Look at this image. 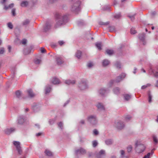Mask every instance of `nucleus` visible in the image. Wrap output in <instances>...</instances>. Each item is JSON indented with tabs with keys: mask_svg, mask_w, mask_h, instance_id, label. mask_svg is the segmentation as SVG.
Returning <instances> with one entry per match:
<instances>
[{
	"mask_svg": "<svg viewBox=\"0 0 158 158\" xmlns=\"http://www.w3.org/2000/svg\"><path fill=\"white\" fill-rule=\"evenodd\" d=\"M53 14L55 18L57 20L54 27L55 29L64 24L67 22L68 17L67 15L57 11L55 12Z\"/></svg>",
	"mask_w": 158,
	"mask_h": 158,
	"instance_id": "1",
	"label": "nucleus"
},
{
	"mask_svg": "<svg viewBox=\"0 0 158 158\" xmlns=\"http://www.w3.org/2000/svg\"><path fill=\"white\" fill-rule=\"evenodd\" d=\"M146 147L143 144L141 143L140 142L137 141L135 143V150L136 152L139 153L143 152L145 149Z\"/></svg>",
	"mask_w": 158,
	"mask_h": 158,
	"instance_id": "2",
	"label": "nucleus"
},
{
	"mask_svg": "<svg viewBox=\"0 0 158 158\" xmlns=\"http://www.w3.org/2000/svg\"><path fill=\"white\" fill-rule=\"evenodd\" d=\"M81 2L77 1L75 2L72 6L71 10L76 14H77L80 10L79 6L80 5Z\"/></svg>",
	"mask_w": 158,
	"mask_h": 158,
	"instance_id": "3",
	"label": "nucleus"
},
{
	"mask_svg": "<svg viewBox=\"0 0 158 158\" xmlns=\"http://www.w3.org/2000/svg\"><path fill=\"white\" fill-rule=\"evenodd\" d=\"M53 23V21L47 20L43 27V31L44 32H47L50 30Z\"/></svg>",
	"mask_w": 158,
	"mask_h": 158,
	"instance_id": "4",
	"label": "nucleus"
},
{
	"mask_svg": "<svg viewBox=\"0 0 158 158\" xmlns=\"http://www.w3.org/2000/svg\"><path fill=\"white\" fill-rule=\"evenodd\" d=\"M114 126L118 130H120L124 128L125 125L122 121L117 120L115 123Z\"/></svg>",
	"mask_w": 158,
	"mask_h": 158,
	"instance_id": "5",
	"label": "nucleus"
},
{
	"mask_svg": "<svg viewBox=\"0 0 158 158\" xmlns=\"http://www.w3.org/2000/svg\"><path fill=\"white\" fill-rule=\"evenodd\" d=\"M87 120L93 125H96L97 123L96 117L95 115H91L89 116L88 117Z\"/></svg>",
	"mask_w": 158,
	"mask_h": 158,
	"instance_id": "6",
	"label": "nucleus"
},
{
	"mask_svg": "<svg viewBox=\"0 0 158 158\" xmlns=\"http://www.w3.org/2000/svg\"><path fill=\"white\" fill-rule=\"evenodd\" d=\"M78 87L81 90H83L87 88V85L85 81H81L79 84Z\"/></svg>",
	"mask_w": 158,
	"mask_h": 158,
	"instance_id": "7",
	"label": "nucleus"
},
{
	"mask_svg": "<svg viewBox=\"0 0 158 158\" xmlns=\"http://www.w3.org/2000/svg\"><path fill=\"white\" fill-rule=\"evenodd\" d=\"M13 143L16 147L18 153L19 154H21L22 153V150L20 146V142L19 141H14L13 142Z\"/></svg>",
	"mask_w": 158,
	"mask_h": 158,
	"instance_id": "8",
	"label": "nucleus"
},
{
	"mask_svg": "<svg viewBox=\"0 0 158 158\" xmlns=\"http://www.w3.org/2000/svg\"><path fill=\"white\" fill-rule=\"evenodd\" d=\"M33 51L32 46L27 47L25 48L23 50V54L25 55L29 54Z\"/></svg>",
	"mask_w": 158,
	"mask_h": 158,
	"instance_id": "9",
	"label": "nucleus"
},
{
	"mask_svg": "<svg viewBox=\"0 0 158 158\" xmlns=\"http://www.w3.org/2000/svg\"><path fill=\"white\" fill-rule=\"evenodd\" d=\"M25 121V117L23 115H19L18 117L17 122L18 124H22Z\"/></svg>",
	"mask_w": 158,
	"mask_h": 158,
	"instance_id": "10",
	"label": "nucleus"
},
{
	"mask_svg": "<svg viewBox=\"0 0 158 158\" xmlns=\"http://www.w3.org/2000/svg\"><path fill=\"white\" fill-rule=\"evenodd\" d=\"M86 152V150L82 148H80L79 149L75 151V153L76 155L79 154L84 155L85 154Z\"/></svg>",
	"mask_w": 158,
	"mask_h": 158,
	"instance_id": "11",
	"label": "nucleus"
},
{
	"mask_svg": "<svg viewBox=\"0 0 158 158\" xmlns=\"http://www.w3.org/2000/svg\"><path fill=\"white\" fill-rule=\"evenodd\" d=\"M105 156V152L104 150H101L96 154L97 158H103Z\"/></svg>",
	"mask_w": 158,
	"mask_h": 158,
	"instance_id": "12",
	"label": "nucleus"
},
{
	"mask_svg": "<svg viewBox=\"0 0 158 158\" xmlns=\"http://www.w3.org/2000/svg\"><path fill=\"white\" fill-rule=\"evenodd\" d=\"M32 109L33 111L35 112L38 111L40 109L39 103H34L32 106Z\"/></svg>",
	"mask_w": 158,
	"mask_h": 158,
	"instance_id": "13",
	"label": "nucleus"
},
{
	"mask_svg": "<svg viewBox=\"0 0 158 158\" xmlns=\"http://www.w3.org/2000/svg\"><path fill=\"white\" fill-rule=\"evenodd\" d=\"M6 1V0H2V1L0 2V3L3 4L4 5V9L5 10H7L9 8H12L14 6V4L13 3H11L8 6H6L5 4V3Z\"/></svg>",
	"mask_w": 158,
	"mask_h": 158,
	"instance_id": "14",
	"label": "nucleus"
},
{
	"mask_svg": "<svg viewBox=\"0 0 158 158\" xmlns=\"http://www.w3.org/2000/svg\"><path fill=\"white\" fill-rule=\"evenodd\" d=\"M145 35L144 33H141L139 35V38L140 40L143 42V44L145 45L146 44L145 41Z\"/></svg>",
	"mask_w": 158,
	"mask_h": 158,
	"instance_id": "15",
	"label": "nucleus"
},
{
	"mask_svg": "<svg viewBox=\"0 0 158 158\" xmlns=\"http://www.w3.org/2000/svg\"><path fill=\"white\" fill-rule=\"evenodd\" d=\"M126 76V74L124 73H122L120 75L117 77L116 80L115 82H119L121 81Z\"/></svg>",
	"mask_w": 158,
	"mask_h": 158,
	"instance_id": "16",
	"label": "nucleus"
},
{
	"mask_svg": "<svg viewBox=\"0 0 158 158\" xmlns=\"http://www.w3.org/2000/svg\"><path fill=\"white\" fill-rule=\"evenodd\" d=\"M107 91V89L104 88H101L98 90L99 95L101 97H104Z\"/></svg>",
	"mask_w": 158,
	"mask_h": 158,
	"instance_id": "17",
	"label": "nucleus"
},
{
	"mask_svg": "<svg viewBox=\"0 0 158 158\" xmlns=\"http://www.w3.org/2000/svg\"><path fill=\"white\" fill-rule=\"evenodd\" d=\"M15 130V129L14 128H7L5 130L4 132L6 134L9 135L14 132Z\"/></svg>",
	"mask_w": 158,
	"mask_h": 158,
	"instance_id": "18",
	"label": "nucleus"
},
{
	"mask_svg": "<svg viewBox=\"0 0 158 158\" xmlns=\"http://www.w3.org/2000/svg\"><path fill=\"white\" fill-rule=\"evenodd\" d=\"M27 93L28 97L30 98L34 97L35 95L33 93L32 90L31 89H29L27 90Z\"/></svg>",
	"mask_w": 158,
	"mask_h": 158,
	"instance_id": "19",
	"label": "nucleus"
},
{
	"mask_svg": "<svg viewBox=\"0 0 158 158\" xmlns=\"http://www.w3.org/2000/svg\"><path fill=\"white\" fill-rule=\"evenodd\" d=\"M51 82L52 84L55 85L59 84L60 81L58 78L55 77H54L52 78L51 80Z\"/></svg>",
	"mask_w": 158,
	"mask_h": 158,
	"instance_id": "20",
	"label": "nucleus"
},
{
	"mask_svg": "<svg viewBox=\"0 0 158 158\" xmlns=\"http://www.w3.org/2000/svg\"><path fill=\"white\" fill-rule=\"evenodd\" d=\"M56 63L58 65H60L63 64L64 61L61 58L57 57L56 58Z\"/></svg>",
	"mask_w": 158,
	"mask_h": 158,
	"instance_id": "21",
	"label": "nucleus"
},
{
	"mask_svg": "<svg viewBox=\"0 0 158 158\" xmlns=\"http://www.w3.org/2000/svg\"><path fill=\"white\" fill-rule=\"evenodd\" d=\"M52 90L51 86L50 85H48L46 86L45 88V93L47 94H48Z\"/></svg>",
	"mask_w": 158,
	"mask_h": 158,
	"instance_id": "22",
	"label": "nucleus"
},
{
	"mask_svg": "<svg viewBox=\"0 0 158 158\" xmlns=\"http://www.w3.org/2000/svg\"><path fill=\"white\" fill-rule=\"evenodd\" d=\"M97 107L100 110H105V107L101 103H98L97 105Z\"/></svg>",
	"mask_w": 158,
	"mask_h": 158,
	"instance_id": "23",
	"label": "nucleus"
},
{
	"mask_svg": "<svg viewBox=\"0 0 158 158\" xmlns=\"http://www.w3.org/2000/svg\"><path fill=\"white\" fill-rule=\"evenodd\" d=\"M28 2L26 1H23L20 3V6L22 7H27L28 5Z\"/></svg>",
	"mask_w": 158,
	"mask_h": 158,
	"instance_id": "24",
	"label": "nucleus"
},
{
	"mask_svg": "<svg viewBox=\"0 0 158 158\" xmlns=\"http://www.w3.org/2000/svg\"><path fill=\"white\" fill-rule=\"evenodd\" d=\"M110 63V62L109 60L106 59H105L103 60L102 62V65L104 67H106L109 65Z\"/></svg>",
	"mask_w": 158,
	"mask_h": 158,
	"instance_id": "25",
	"label": "nucleus"
},
{
	"mask_svg": "<svg viewBox=\"0 0 158 158\" xmlns=\"http://www.w3.org/2000/svg\"><path fill=\"white\" fill-rule=\"evenodd\" d=\"M106 53L108 55L111 56L114 53V51L113 50L107 49L106 50Z\"/></svg>",
	"mask_w": 158,
	"mask_h": 158,
	"instance_id": "26",
	"label": "nucleus"
},
{
	"mask_svg": "<svg viewBox=\"0 0 158 158\" xmlns=\"http://www.w3.org/2000/svg\"><path fill=\"white\" fill-rule=\"evenodd\" d=\"M65 83L68 85H73L75 83V81L74 80H67L65 81Z\"/></svg>",
	"mask_w": 158,
	"mask_h": 158,
	"instance_id": "27",
	"label": "nucleus"
},
{
	"mask_svg": "<svg viewBox=\"0 0 158 158\" xmlns=\"http://www.w3.org/2000/svg\"><path fill=\"white\" fill-rule=\"evenodd\" d=\"M120 89L118 87H116L114 88L113 89V91L114 93V94H120Z\"/></svg>",
	"mask_w": 158,
	"mask_h": 158,
	"instance_id": "28",
	"label": "nucleus"
},
{
	"mask_svg": "<svg viewBox=\"0 0 158 158\" xmlns=\"http://www.w3.org/2000/svg\"><path fill=\"white\" fill-rule=\"evenodd\" d=\"M82 52L78 50L76 52L75 56H76L78 59H80L81 56Z\"/></svg>",
	"mask_w": 158,
	"mask_h": 158,
	"instance_id": "29",
	"label": "nucleus"
},
{
	"mask_svg": "<svg viewBox=\"0 0 158 158\" xmlns=\"http://www.w3.org/2000/svg\"><path fill=\"white\" fill-rule=\"evenodd\" d=\"M45 153L46 155L48 156H52V152L49 150L46 149L45 151Z\"/></svg>",
	"mask_w": 158,
	"mask_h": 158,
	"instance_id": "30",
	"label": "nucleus"
},
{
	"mask_svg": "<svg viewBox=\"0 0 158 158\" xmlns=\"http://www.w3.org/2000/svg\"><path fill=\"white\" fill-rule=\"evenodd\" d=\"M148 101L149 103H151L152 102V95H151V92L150 91H148Z\"/></svg>",
	"mask_w": 158,
	"mask_h": 158,
	"instance_id": "31",
	"label": "nucleus"
},
{
	"mask_svg": "<svg viewBox=\"0 0 158 158\" xmlns=\"http://www.w3.org/2000/svg\"><path fill=\"white\" fill-rule=\"evenodd\" d=\"M105 143L106 144L109 145L112 144L113 141L111 139H108L105 140Z\"/></svg>",
	"mask_w": 158,
	"mask_h": 158,
	"instance_id": "32",
	"label": "nucleus"
},
{
	"mask_svg": "<svg viewBox=\"0 0 158 158\" xmlns=\"http://www.w3.org/2000/svg\"><path fill=\"white\" fill-rule=\"evenodd\" d=\"M95 45L98 50H101L102 49V45L101 42L97 43Z\"/></svg>",
	"mask_w": 158,
	"mask_h": 158,
	"instance_id": "33",
	"label": "nucleus"
},
{
	"mask_svg": "<svg viewBox=\"0 0 158 158\" xmlns=\"http://www.w3.org/2000/svg\"><path fill=\"white\" fill-rule=\"evenodd\" d=\"M124 97L126 100L128 101L131 98V95L128 94H125L124 95Z\"/></svg>",
	"mask_w": 158,
	"mask_h": 158,
	"instance_id": "34",
	"label": "nucleus"
},
{
	"mask_svg": "<svg viewBox=\"0 0 158 158\" xmlns=\"http://www.w3.org/2000/svg\"><path fill=\"white\" fill-rule=\"evenodd\" d=\"M115 67L118 69L121 68V64L118 61H116L115 64Z\"/></svg>",
	"mask_w": 158,
	"mask_h": 158,
	"instance_id": "35",
	"label": "nucleus"
},
{
	"mask_svg": "<svg viewBox=\"0 0 158 158\" xmlns=\"http://www.w3.org/2000/svg\"><path fill=\"white\" fill-rule=\"evenodd\" d=\"M78 25L79 26H83L84 25L85 23L83 21L80 20L77 22Z\"/></svg>",
	"mask_w": 158,
	"mask_h": 158,
	"instance_id": "36",
	"label": "nucleus"
},
{
	"mask_svg": "<svg viewBox=\"0 0 158 158\" xmlns=\"http://www.w3.org/2000/svg\"><path fill=\"white\" fill-rule=\"evenodd\" d=\"M136 15V14H134L133 15H128V17H129L131 21H133L135 19V16Z\"/></svg>",
	"mask_w": 158,
	"mask_h": 158,
	"instance_id": "37",
	"label": "nucleus"
},
{
	"mask_svg": "<svg viewBox=\"0 0 158 158\" xmlns=\"http://www.w3.org/2000/svg\"><path fill=\"white\" fill-rule=\"evenodd\" d=\"M15 94L17 98H19L21 94L20 91L19 90L16 91L15 92Z\"/></svg>",
	"mask_w": 158,
	"mask_h": 158,
	"instance_id": "38",
	"label": "nucleus"
},
{
	"mask_svg": "<svg viewBox=\"0 0 158 158\" xmlns=\"http://www.w3.org/2000/svg\"><path fill=\"white\" fill-rule=\"evenodd\" d=\"M153 141L155 142V144H157L158 143V140L156 137L155 135H153Z\"/></svg>",
	"mask_w": 158,
	"mask_h": 158,
	"instance_id": "39",
	"label": "nucleus"
},
{
	"mask_svg": "<svg viewBox=\"0 0 158 158\" xmlns=\"http://www.w3.org/2000/svg\"><path fill=\"white\" fill-rule=\"evenodd\" d=\"M110 23L109 22H107L106 23H104L102 22H99V24L100 25H107L109 24Z\"/></svg>",
	"mask_w": 158,
	"mask_h": 158,
	"instance_id": "40",
	"label": "nucleus"
},
{
	"mask_svg": "<svg viewBox=\"0 0 158 158\" xmlns=\"http://www.w3.org/2000/svg\"><path fill=\"white\" fill-rule=\"evenodd\" d=\"M93 146L94 147H96L98 144V143L97 140H94L92 142Z\"/></svg>",
	"mask_w": 158,
	"mask_h": 158,
	"instance_id": "41",
	"label": "nucleus"
},
{
	"mask_svg": "<svg viewBox=\"0 0 158 158\" xmlns=\"http://www.w3.org/2000/svg\"><path fill=\"white\" fill-rule=\"evenodd\" d=\"M115 30V28L114 26L109 27V30L110 32H113Z\"/></svg>",
	"mask_w": 158,
	"mask_h": 158,
	"instance_id": "42",
	"label": "nucleus"
},
{
	"mask_svg": "<svg viewBox=\"0 0 158 158\" xmlns=\"http://www.w3.org/2000/svg\"><path fill=\"white\" fill-rule=\"evenodd\" d=\"M8 27L10 29H12L13 28V26L11 22H9L7 24Z\"/></svg>",
	"mask_w": 158,
	"mask_h": 158,
	"instance_id": "43",
	"label": "nucleus"
},
{
	"mask_svg": "<svg viewBox=\"0 0 158 158\" xmlns=\"http://www.w3.org/2000/svg\"><path fill=\"white\" fill-rule=\"evenodd\" d=\"M30 21L28 19H26L23 22V24L24 25H26L29 23Z\"/></svg>",
	"mask_w": 158,
	"mask_h": 158,
	"instance_id": "44",
	"label": "nucleus"
},
{
	"mask_svg": "<svg viewBox=\"0 0 158 158\" xmlns=\"http://www.w3.org/2000/svg\"><path fill=\"white\" fill-rule=\"evenodd\" d=\"M93 66V63L92 62H89L87 63V66L88 68H90Z\"/></svg>",
	"mask_w": 158,
	"mask_h": 158,
	"instance_id": "45",
	"label": "nucleus"
},
{
	"mask_svg": "<svg viewBox=\"0 0 158 158\" xmlns=\"http://www.w3.org/2000/svg\"><path fill=\"white\" fill-rule=\"evenodd\" d=\"M132 147L130 145V146H128L127 148V150L128 152H131V150L132 149Z\"/></svg>",
	"mask_w": 158,
	"mask_h": 158,
	"instance_id": "46",
	"label": "nucleus"
},
{
	"mask_svg": "<svg viewBox=\"0 0 158 158\" xmlns=\"http://www.w3.org/2000/svg\"><path fill=\"white\" fill-rule=\"evenodd\" d=\"M150 85H151L149 84H148L146 85H143L141 87V89H145L147 87L150 86Z\"/></svg>",
	"mask_w": 158,
	"mask_h": 158,
	"instance_id": "47",
	"label": "nucleus"
},
{
	"mask_svg": "<svg viewBox=\"0 0 158 158\" xmlns=\"http://www.w3.org/2000/svg\"><path fill=\"white\" fill-rule=\"evenodd\" d=\"M93 134L96 135H98L99 134L98 131L96 129H95L93 130Z\"/></svg>",
	"mask_w": 158,
	"mask_h": 158,
	"instance_id": "48",
	"label": "nucleus"
},
{
	"mask_svg": "<svg viewBox=\"0 0 158 158\" xmlns=\"http://www.w3.org/2000/svg\"><path fill=\"white\" fill-rule=\"evenodd\" d=\"M131 33L132 34H134L136 33V31L135 30L134 28H132L131 29Z\"/></svg>",
	"mask_w": 158,
	"mask_h": 158,
	"instance_id": "49",
	"label": "nucleus"
},
{
	"mask_svg": "<svg viewBox=\"0 0 158 158\" xmlns=\"http://www.w3.org/2000/svg\"><path fill=\"white\" fill-rule=\"evenodd\" d=\"M115 81V80H110L109 82V86L110 87H111Z\"/></svg>",
	"mask_w": 158,
	"mask_h": 158,
	"instance_id": "50",
	"label": "nucleus"
},
{
	"mask_svg": "<svg viewBox=\"0 0 158 158\" xmlns=\"http://www.w3.org/2000/svg\"><path fill=\"white\" fill-rule=\"evenodd\" d=\"M40 51L42 53H44L46 52V50L43 47L40 48Z\"/></svg>",
	"mask_w": 158,
	"mask_h": 158,
	"instance_id": "51",
	"label": "nucleus"
},
{
	"mask_svg": "<svg viewBox=\"0 0 158 158\" xmlns=\"http://www.w3.org/2000/svg\"><path fill=\"white\" fill-rule=\"evenodd\" d=\"M121 17L120 14L116 15L114 16V17L116 19L119 18Z\"/></svg>",
	"mask_w": 158,
	"mask_h": 158,
	"instance_id": "52",
	"label": "nucleus"
},
{
	"mask_svg": "<svg viewBox=\"0 0 158 158\" xmlns=\"http://www.w3.org/2000/svg\"><path fill=\"white\" fill-rule=\"evenodd\" d=\"M103 9L104 10H110V7L108 6H105L103 7Z\"/></svg>",
	"mask_w": 158,
	"mask_h": 158,
	"instance_id": "53",
	"label": "nucleus"
},
{
	"mask_svg": "<svg viewBox=\"0 0 158 158\" xmlns=\"http://www.w3.org/2000/svg\"><path fill=\"white\" fill-rule=\"evenodd\" d=\"M12 15L13 16H15V8H13L11 10Z\"/></svg>",
	"mask_w": 158,
	"mask_h": 158,
	"instance_id": "54",
	"label": "nucleus"
},
{
	"mask_svg": "<svg viewBox=\"0 0 158 158\" xmlns=\"http://www.w3.org/2000/svg\"><path fill=\"white\" fill-rule=\"evenodd\" d=\"M34 63L36 64H40V59H35L34 60Z\"/></svg>",
	"mask_w": 158,
	"mask_h": 158,
	"instance_id": "55",
	"label": "nucleus"
},
{
	"mask_svg": "<svg viewBox=\"0 0 158 158\" xmlns=\"http://www.w3.org/2000/svg\"><path fill=\"white\" fill-rule=\"evenodd\" d=\"M131 118V117L130 116L128 115L127 116L125 117V119L127 121H129L130 120Z\"/></svg>",
	"mask_w": 158,
	"mask_h": 158,
	"instance_id": "56",
	"label": "nucleus"
},
{
	"mask_svg": "<svg viewBox=\"0 0 158 158\" xmlns=\"http://www.w3.org/2000/svg\"><path fill=\"white\" fill-rule=\"evenodd\" d=\"M4 52V49L3 48H1L0 49V54H3Z\"/></svg>",
	"mask_w": 158,
	"mask_h": 158,
	"instance_id": "57",
	"label": "nucleus"
},
{
	"mask_svg": "<svg viewBox=\"0 0 158 158\" xmlns=\"http://www.w3.org/2000/svg\"><path fill=\"white\" fill-rule=\"evenodd\" d=\"M27 42V40L25 39H23L22 41V43L23 44H25Z\"/></svg>",
	"mask_w": 158,
	"mask_h": 158,
	"instance_id": "58",
	"label": "nucleus"
},
{
	"mask_svg": "<svg viewBox=\"0 0 158 158\" xmlns=\"http://www.w3.org/2000/svg\"><path fill=\"white\" fill-rule=\"evenodd\" d=\"M58 126L61 129L63 128V123L61 122H60L58 124Z\"/></svg>",
	"mask_w": 158,
	"mask_h": 158,
	"instance_id": "59",
	"label": "nucleus"
},
{
	"mask_svg": "<svg viewBox=\"0 0 158 158\" xmlns=\"http://www.w3.org/2000/svg\"><path fill=\"white\" fill-rule=\"evenodd\" d=\"M58 43L60 45L62 46V45L64 44V42L63 41H58Z\"/></svg>",
	"mask_w": 158,
	"mask_h": 158,
	"instance_id": "60",
	"label": "nucleus"
},
{
	"mask_svg": "<svg viewBox=\"0 0 158 158\" xmlns=\"http://www.w3.org/2000/svg\"><path fill=\"white\" fill-rule=\"evenodd\" d=\"M153 150H152L151 151V153L149 152V153H148L147 155L149 157L151 155H152L153 154Z\"/></svg>",
	"mask_w": 158,
	"mask_h": 158,
	"instance_id": "61",
	"label": "nucleus"
},
{
	"mask_svg": "<svg viewBox=\"0 0 158 158\" xmlns=\"http://www.w3.org/2000/svg\"><path fill=\"white\" fill-rule=\"evenodd\" d=\"M93 155V153L92 152H89L88 153V156L89 157H91Z\"/></svg>",
	"mask_w": 158,
	"mask_h": 158,
	"instance_id": "62",
	"label": "nucleus"
},
{
	"mask_svg": "<svg viewBox=\"0 0 158 158\" xmlns=\"http://www.w3.org/2000/svg\"><path fill=\"white\" fill-rule=\"evenodd\" d=\"M156 13L155 11L152 12L151 13V15L153 16H154L156 15Z\"/></svg>",
	"mask_w": 158,
	"mask_h": 158,
	"instance_id": "63",
	"label": "nucleus"
},
{
	"mask_svg": "<svg viewBox=\"0 0 158 158\" xmlns=\"http://www.w3.org/2000/svg\"><path fill=\"white\" fill-rule=\"evenodd\" d=\"M54 121L53 120H50L49 121V123L50 124H52L54 123Z\"/></svg>",
	"mask_w": 158,
	"mask_h": 158,
	"instance_id": "64",
	"label": "nucleus"
}]
</instances>
